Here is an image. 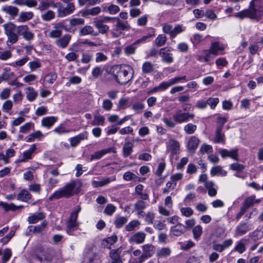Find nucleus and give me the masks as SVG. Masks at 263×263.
Instances as JSON below:
<instances>
[{
  "label": "nucleus",
  "instance_id": "f257e3e1",
  "mask_svg": "<svg viewBox=\"0 0 263 263\" xmlns=\"http://www.w3.org/2000/svg\"><path fill=\"white\" fill-rule=\"evenodd\" d=\"M82 186V183L80 180H72L63 187L55 191L49 196L48 199L52 201L53 199H59L63 197L68 198L74 194L79 193Z\"/></svg>",
  "mask_w": 263,
  "mask_h": 263
},
{
  "label": "nucleus",
  "instance_id": "f03ea898",
  "mask_svg": "<svg viewBox=\"0 0 263 263\" xmlns=\"http://www.w3.org/2000/svg\"><path fill=\"white\" fill-rule=\"evenodd\" d=\"M108 73L114 76L117 83L121 85H125L133 79L134 71L129 66L122 67L121 65H115L110 67Z\"/></svg>",
  "mask_w": 263,
  "mask_h": 263
},
{
  "label": "nucleus",
  "instance_id": "7ed1b4c3",
  "mask_svg": "<svg viewBox=\"0 0 263 263\" xmlns=\"http://www.w3.org/2000/svg\"><path fill=\"white\" fill-rule=\"evenodd\" d=\"M263 15V0H252L249 7L235 14V16L242 19L249 17L259 20Z\"/></svg>",
  "mask_w": 263,
  "mask_h": 263
},
{
  "label": "nucleus",
  "instance_id": "20e7f679",
  "mask_svg": "<svg viewBox=\"0 0 263 263\" xmlns=\"http://www.w3.org/2000/svg\"><path fill=\"white\" fill-rule=\"evenodd\" d=\"M52 258V250L49 249L39 248L31 256L30 263H49Z\"/></svg>",
  "mask_w": 263,
  "mask_h": 263
},
{
  "label": "nucleus",
  "instance_id": "39448f33",
  "mask_svg": "<svg viewBox=\"0 0 263 263\" xmlns=\"http://www.w3.org/2000/svg\"><path fill=\"white\" fill-rule=\"evenodd\" d=\"M3 26L8 39V43H10L11 45L16 43L18 40V26H16L11 22H8L4 24Z\"/></svg>",
  "mask_w": 263,
  "mask_h": 263
},
{
  "label": "nucleus",
  "instance_id": "423d86ee",
  "mask_svg": "<svg viewBox=\"0 0 263 263\" xmlns=\"http://www.w3.org/2000/svg\"><path fill=\"white\" fill-rule=\"evenodd\" d=\"M116 20V24L112 30V36L114 37H118L122 34V31L128 30L130 26L127 21H123L119 17H115Z\"/></svg>",
  "mask_w": 263,
  "mask_h": 263
},
{
  "label": "nucleus",
  "instance_id": "0eeeda50",
  "mask_svg": "<svg viewBox=\"0 0 263 263\" xmlns=\"http://www.w3.org/2000/svg\"><path fill=\"white\" fill-rule=\"evenodd\" d=\"M64 2L67 3L66 6L64 7L59 2L58 6V15L60 17H63L72 14L75 10V6L73 3L71 1H64Z\"/></svg>",
  "mask_w": 263,
  "mask_h": 263
},
{
  "label": "nucleus",
  "instance_id": "6e6552de",
  "mask_svg": "<svg viewBox=\"0 0 263 263\" xmlns=\"http://www.w3.org/2000/svg\"><path fill=\"white\" fill-rule=\"evenodd\" d=\"M194 116L193 114H190L189 112L183 111L181 109H178L173 115V119L176 123L181 124L193 119Z\"/></svg>",
  "mask_w": 263,
  "mask_h": 263
},
{
  "label": "nucleus",
  "instance_id": "1a4fd4ad",
  "mask_svg": "<svg viewBox=\"0 0 263 263\" xmlns=\"http://www.w3.org/2000/svg\"><path fill=\"white\" fill-rule=\"evenodd\" d=\"M76 214L71 215L66 223V232L69 235H75L74 232L77 231L79 224L77 221Z\"/></svg>",
  "mask_w": 263,
  "mask_h": 263
},
{
  "label": "nucleus",
  "instance_id": "9d476101",
  "mask_svg": "<svg viewBox=\"0 0 263 263\" xmlns=\"http://www.w3.org/2000/svg\"><path fill=\"white\" fill-rule=\"evenodd\" d=\"M143 253L140 256L138 263H142L145 259L152 257L155 252V247L151 244L142 246Z\"/></svg>",
  "mask_w": 263,
  "mask_h": 263
},
{
  "label": "nucleus",
  "instance_id": "9b49d317",
  "mask_svg": "<svg viewBox=\"0 0 263 263\" xmlns=\"http://www.w3.org/2000/svg\"><path fill=\"white\" fill-rule=\"evenodd\" d=\"M147 199L140 198L138 200L134 205V210L139 217H144V210L147 208L148 203L145 201Z\"/></svg>",
  "mask_w": 263,
  "mask_h": 263
},
{
  "label": "nucleus",
  "instance_id": "f8f14e48",
  "mask_svg": "<svg viewBox=\"0 0 263 263\" xmlns=\"http://www.w3.org/2000/svg\"><path fill=\"white\" fill-rule=\"evenodd\" d=\"M172 48H162L159 50V55L161 57V60L164 63H172L174 61V58L171 51Z\"/></svg>",
  "mask_w": 263,
  "mask_h": 263
},
{
  "label": "nucleus",
  "instance_id": "ddd939ff",
  "mask_svg": "<svg viewBox=\"0 0 263 263\" xmlns=\"http://www.w3.org/2000/svg\"><path fill=\"white\" fill-rule=\"evenodd\" d=\"M22 35L23 38L27 41L32 40L34 37V34L29 30L27 25H20L18 28V35Z\"/></svg>",
  "mask_w": 263,
  "mask_h": 263
},
{
  "label": "nucleus",
  "instance_id": "4468645a",
  "mask_svg": "<svg viewBox=\"0 0 263 263\" xmlns=\"http://www.w3.org/2000/svg\"><path fill=\"white\" fill-rule=\"evenodd\" d=\"M251 228L249 224L245 222H241L237 225L235 230L234 236L238 237L245 235Z\"/></svg>",
  "mask_w": 263,
  "mask_h": 263
},
{
  "label": "nucleus",
  "instance_id": "2eb2a0df",
  "mask_svg": "<svg viewBox=\"0 0 263 263\" xmlns=\"http://www.w3.org/2000/svg\"><path fill=\"white\" fill-rule=\"evenodd\" d=\"M1 10L5 14L9 15L12 19H14L18 14L19 9L13 6L5 5L2 7Z\"/></svg>",
  "mask_w": 263,
  "mask_h": 263
},
{
  "label": "nucleus",
  "instance_id": "dca6fc26",
  "mask_svg": "<svg viewBox=\"0 0 263 263\" xmlns=\"http://www.w3.org/2000/svg\"><path fill=\"white\" fill-rule=\"evenodd\" d=\"M122 249L119 248L117 249L111 250L109 255L111 259L110 263H123V259L121 256Z\"/></svg>",
  "mask_w": 263,
  "mask_h": 263
},
{
  "label": "nucleus",
  "instance_id": "f3484780",
  "mask_svg": "<svg viewBox=\"0 0 263 263\" xmlns=\"http://www.w3.org/2000/svg\"><path fill=\"white\" fill-rule=\"evenodd\" d=\"M88 135V132L85 131L78 135L71 138L69 139L71 146L74 147L77 146L81 141L87 139Z\"/></svg>",
  "mask_w": 263,
  "mask_h": 263
},
{
  "label": "nucleus",
  "instance_id": "a211bd4d",
  "mask_svg": "<svg viewBox=\"0 0 263 263\" xmlns=\"http://www.w3.org/2000/svg\"><path fill=\"white\" fill-rule=\"evenodd\" d=\"M71 39V36L69 34H66L58 39L55 43L58 47L61 48H65L68 46Z\"/></svg>",
  "mask_w": 263,
  "mask_h": 263
},
{
  "label": "nucleus",
  "instance_id": "6ab92c4d",
  "mask_svg": "<svg viewBox=\"0 0 263 263\" xmlns=\"http://www.w3.org/2000/svg\"><path fill=\"white\" fill-rule=\"evenodd\" d=\"M219 153L223 158L229 157L237 161L238 160V149H234L231 151L226 149H220Z\"/></svg>",
  "mask_w": 263,
  "mask_h": 263
},
{
  "label": "nucleus",
  "instance_id": "aec40b11",
  "mask_svg": "<svg viewBox=\"0 0 263 263\" xmlns=\"http://www.w3.org/2000/svg\"><path fill=\"white\" fill-rule=\"evenodd\" d=\"M118 239V236L116 234L107 237L103 239L101 242V246L102 248L110 249L111 246L117 242Z\"/></svg>",
  "mask_w": 263,
  "mask_h": 263
},
{
  "label": "nucleus",
  "instance_id": "412c9836",
  "mask_svg": "<svg viewBox=\"0 0 263 263\" xmlns=\"http://www.w3.org/2000/svg\"><path fill=\"white\" fill-rule=\"evenodd\" d=\"M146 234L143 232H138L134 233L129 239V241L137 244L143 243L145 239Z\"/></svg>",
  "mask_w": 263,
  "mask_h": 263
},
{
  "label": "nucleus",
  "instance_id": "4be33fe9",
  "mask_svg": "<svg viewBox=\"0 0 263 263\" xmlns=\"http://www.w3.org/2000/svg\"><path fill=\"white\" fill-rule=\"evenodd\" d=\"M170 232L174 236H180L184 234L186 231L185 226L183 224L177 223L176 225L171 228Z\"/></svg>",
  "mask_w": 263,
  "mask_h": 263
},
{
  "label": "nucleus",
  "instance_id": "5701e85b",
  "mask_svg": "<svg viewBox=\"0 0 263 263\" xmlns=\"http://www.w3.org/2000/svg\"><path fill=\"white\" fill-rule=\"evenodd\" d=\"M65 28L63 23H59L55 25L54 30H52L49 34V36L51 38H59L62 34V30Z\"/></svg>",
  "mask_w": 263,
  "mask_h": 263
},
{
  "label": "nucleus",
  "instance_id": "b1692460",
  "mask_svg": "<svg viewBox=\"0 0 263 263\" xmlns=\"http://www.w3.org/2000/svg\"><path fill=\"white\" fill-rule=\"evenodd\" d=\"M17 22L19 23H25L31 20L34 16L33 13L31 11H22L18 12Z\"/></svg>",
  "mask_w": 263,
  "mask_h": 263
},
{
  "label": "nucleus",
  "instance_id": "393cba45",
  "mask_svg": "<svg viewBox=\"0 0 263 263\" xmlns=\"http://www.w3.org/2000/svg\"><path fill=\"white\" fill-rule=\"evenodd\" d=\"M200 140L195 136H192L190 138L187 144V148L190 152L194 153L197 147H198Z\"/></svg>",
  "mask_w": 263,
  "mask_h": 263
},
{
  "label": "nucleus",
  "instance_id": "a878e982",
  "mask_svg": "<svg viewBox=\"0 0 263 263\" xmlns=\"http://www.w3.org/2000/svg\"><path fill=\"white\" fill-rule=\"evenodd\" d=\"M116 180V176H113L110 177H107L101 181L93 180L92 182V185L94 187H101L108 184L111 181Z\"/></svg>",
  "mask_w": 263,
  "mask_h": 263
},
{
  "label": "nucleus",
  "instance_id": "bb28decb",
  "mask_svg": "<svg viewBox=\"0 0 263 263\" xmlns=\"http://www.w3.org/2000/svg\"><path fill=\"white\" fill-rule=\"evenodd\" d=\"M167 148L172 155L177 154L180 148L179 142L174 139H170L168 142Z\"/></svg>",
  "mask_w": 263,
  "mask_h": 263
},
{
  "label": "nucleus",
  "instance_id": "cd10ccee",
  "mask_svg": "<svg viewBox=\"0 0 263 263\" xmlns=\"http://www.w3.org/2000/svg\"><path fill=\"white\" fill-rule=\"evenodd\" d=\"M12 255L11 249H5L4 250L0 249V263H6Z\"/></svg>",
  "mask_w": 263,
  "mask_h": 263
},
{
  "label": "nucleus",
  "instance_id": "c85d7f7f",
  "mask_svg": "<svg viewBox=\"0 0 263 263\" xmlns=\"http://www.w3.org/2000/svg\"><path fill=\"white\" fill-rule=\"evenodd\" d=\"M224 48L219 46L218 42H215L211 43L209 50L214 57H216L218 54H222L221 53H219V51H223Z\"/></svg>",
  "mask_w": 263,
  "mask_h": 263
},
{
  "label": "nucleus",
  "instance_id": "c756f323",
  "mask_svg": "<svg viewBox=\"0 0 263 263\" xmlns=\"http://www.w3.org/2000/svg\"><path fill=\"white\" fill-rule=\"evenodd\" d=\"M59 3H54L53 1H44L41 2L37 9L40 11H43L47 9L50 7L52 8L58 7Z\"/></svg>",
  "mask_w": 263,
  "mask_h": 263
},
{
  "label": "nucleus",
  "instance_id": "7c9ffc66",
  "mask_svg": "<svg viewBox=\"0 0 263 263\" xmlns=\"http://www.w3.org/2000/svg\"><path fill=\"white\" fill-rule=\"evenodd\" d=\"M45 217V215L43 212H39L32 214L28 217V221L29 223H35L40 220L44 219Z\"/></svg>",
  "mask_w": 263,
  "mask_h": 263
},
{
  "label": "nucleus",
  "instance_id": "2f4dec72",
  "mask_svg": "<svg viewBox=\"0 0 263 263\" xmlns=\"http://www.w3.org/2000/svg\"><path fill=\"white\" fill-rule=\"evenodd\" d=\"M0 206L2 207L6 212L9 211H15L24 208L23 205L16 206L13 203H7L3 201L0 202Z\"/></svg>",
  "mask_w": 263,
  "mask_h": 263
},
{
  "label": "nucleus",
  "instance_id": "473e14b6",
  "mask_svg": "<svg viewBox=\"0 0 263 263\" xmlns=\"http://www.w3.org/2000/svg\"><path fill=\"white\" fill-rule=\"evenodd\" d=\"M58 118L50 116L44 118L42 120V126L47 128L51 127L57 121Z\"/></svg>",
  "mask_w": 263,
  "mask_h": 263
},
{
  "label": "nucleus",
  "instance_id": "72a5a7b5",
  "mask_svg": "<svg viewBox=\"0 0 263 263\" xmlns=\"http://www.w3.org/2000/svg\"><path fill=\"white\" fill-rule=\"evenodd\" d=\"M133 144L129 142H126L123 147V155L124 158L128 157L133 151Z\"/></svg>",
  "mask_w": 263,
  "mask_h": 263
},
{
  "label": "nucleus",
  "instance_id": "f704fd0d",
  "mask_svg": "<svg viewBox=\"0 0 263 263\" xmlns=\"http://www.w3.org/2000/svg\"><path fill=\"white\" fill-rule=\"evenodd\" d=\"M222 131V129L216 128L215 131V137L213 141L214 142L216 143H224L225 135Z\"/></svg>",
  "mask_w": 263,
  "mask_h": 263
},
{
  "label": "nucleus",
  "instance_id": "c9c22d12",
  "mask_svg": "<svg viewBox=\"0 0 263 263\" xmlns=\"http://www.w3.org/2000/svg\"><path fill=\"white\" fill-rule=\"evenodd\" d=\"M210 174L212 176L216 175L226 176L227 175V172L222 170L221 166L217 165L212 168L210 171Z\"/></svg>",
  "mask_w": 263,
  "mask_h": 263
},
{
  "label": "nucleus",
  "instance_id": "e433bc0d",
  "mask_svg": "<svg viewBox=\"0 0 263 263\" xmlns=\"http://www.w3.org/2000/svg\"><path fill=\"white\" fill-rule=\"evenodd\" d=\"M215 183L211 181H206L205 186L208 190V194L210 196L213 197L217 194V190L215 188Z\"/></svg>",
  "mask_w": 263,
  "mask_h": 263
},
{
  "label": "nucleus",
  "instance_id": "4c0bfd02",
  "mask_svg": "<svg viewBox=\"0 0 263 263\" xmlns=\"http://www.w3.org/2000/svg\"><path fill=\"white\" fill-rule=\"evenodd\" d=\"M47 222L46 221H43L40 225L34 226H30L28 227V229L30 232L33 233H40L44 228L47 226Z\"/></svg>",
  "mask_w": 263,
  "mask_h": 263
},
{
  "label": "nucleus",
  "instance_id": "58836bf2",
  "mask_svg": "<svg viewBox=\"0 0 263 263\" xmlns=\"http://www.w3.org/2000/svg\"><path fill=\"white\" fill-rule=\"evenodd\" d=\"M26 97L29 101H34L37 96V92L35 91L33 87H28L26 89Z\"/></svg>",
  "mask_w": 263,
  "mask_h": 263
},
{
  "label": "nucleus",
  "instance_id": "ea45409f",
  "mask_svg": "<svg viewBox=\"0 0 263 263\" xmlns=\"http://www.w3.org/2000/svg\"><path fill=\"white\" fill-rule=\"evenodd\" d=\"M95 26L99 30V32L101 33H106L109 29V27L103 24L101 20H97L95 21Z\"/></svg>",
  "mask_w": 263,
  "mask_h": 263
},
{
  "label": "nucleus",
  "instance_id": "a19ab883",
  "mask_svg": "<svg viewBox=\"0 0 263 263\" xmlns=\"http://www.w3.org/2000/svg\"><path fill=\"white\" fill-rule=\"evenodd\" d=\"M111 148L102 149L95 152V153L91 156V160L93 159H99L105 154L110 153Z\"/></svg>",
  "mask_w": 263,
  "mask_h": 263
},
{
  "label": "nucleus",
  "instance_id": "79ce46f5",
  "mask_svg": "<svg viewBox=\"0 0 263 263\" xmlns=\"http://www.w3.org/2000/svg\"><path fill=\"white\" fill-rule=\"evenodd\" d=\"M128 221L127 217L118 216L114 221V224L116 228H121Z\"/></svg>",
  "mask_w": 263,
  "mask_h": 263
},
{
  "label": "nucleus",
  "instance_id": "37998d69",
  "mask_svg": "<svg viewBox=\"0 0 263 263\" xmlns=\"http://www.w3.org/2000/svg\"><path fill=\"white\" fill-rule=\"evenodd\" d=\"M151 31L149 33H148L146 35L143 36L141 38L136 40L135 41V44L139 45L141 43L146 42L148 39L154 37L155 35V29L153 28H151Z\"/></svg>",
  "mask_w": 263,
  "mask_h": 263
},
{
  "label": "nucleus",
  "instance_id": "c03bdc74",
  "mask_svg": "<svg viewBox=\"0 0 263 263\" xmlns=\"http://www.w3.org/2000/svg\"><path fill=\"white\" fill-rule=\"evenodd\" d=\"M32 197L31 195L28 192V191L24 190L20 192L17 195V199L22 201H27L30 200Z\"/></svg>",
  "mask_w": 263,
  "mask_h": 263
},
{
  "label": "nucleus",
  "instance_id": "a18cd8bd",
  "mask_svg": "<svg viewBox=\"0 0 263 263\" xmlns=\"http://www.w3.org/2000/svg\"><path fill=\"white\" fill-rule=\"evenodd\" d=\"M144 186L142 184H139L135 187V194L140 196V198L143 199H148V195L146 193H143L142 191L143 190Z\"/></svg>",
  "mask_w": 263,
  "mask_h": 263
},
{
  "label": "nucleus",
  "instance_id": "49530a36",
  "mask_svg": "<svg viewBox=\"0 0 263 263\" xmlns=\"http://www.w3.org/2000/svg\"><path fill=\"white\" fill-rule=\"evenodd\" d=\"M185 30V27H183L182 25H178L176 26L172 31L170 36L171 39L175 38L178 34L182 32Z\"/></svg>",
  "mask_w": 263,
  "mask_h": 263
},
{
  "label": "nucleus",
  "instance_id": "de8ad7c7",
  "mask_svg": "<svg viewBox=\"0 0 263 263\" xmlns=\"http://www.w3.org/2000/svg\"><path fill=\"white\" fill-rule=\"evenodd\" d=\"M140 222L138 220H133L129 222L125 227L126 231L128 232L133 231L136 228H139Z\"/></svg>",
  "mask_w": 263,
  "mask_h": 263
},
{
  "label": "nucleus",
  "instance_id": "09e8293b",
  "mask_svg": "<svg viewBox=\"0 0 263 263\" xmlns=\"http://www.w3.org/2000/svg\"><path fill=\"white\" fill-rule=\"evenodd\" d=\"M166 40L167 38L165 34H159L155 40V44L158 47L163 46L165 44Z\"/></svg>",
  "mask_w": 263,
  "mask_h": 263
},
{
  "label": "nucleus",
  "instance_id": "8fccbe9b",
  "mask_svg": "<svg viewBox=\"0 0 263 263\" xmlns=\"http://www.w3.org/2000/svg\"><path fill=\"white\" fill-rule=\"evenodd\" d=\"M105 121V118L104 116L99 115H95L94 116V120L91 122V125H103L104 124Z\"/></svg>",
  "mask_w": 263,
  "mask_h": 263
},
{
  "label": "nucleus",
  "instance_id": "3c124183",
  "mask_svg": "<svg viewBox=\"0 0 263 263\" xmlns=\"http://www.w3.org/2000/svg\"><path fill=\"white\" fill-rule=\"evenodd\" d=\"M194 238L198 240L202 234V228L200 225L195 226L192 230Z\"/></svg>",
  "mask_w": 263,
  "mask_h": 263
},
{
  "label": "nucleus",
  "instance_id": "603ef678",
  "mask_svg": "<svg viewBox=\"0 0 263 263\" xmlns=\"http://www.w3.org/2000/svg\"><path fill=\"white\" fill-rule=\"evenodd\" d=\"M101 11V8L99 6L92 8L86 10L84 12V15H96L100 13Z\"/></svg>",
  "mask_w": 263,
  "mask_h": 263
},
{
  "label": "nucleus",
  "instance_id": "864d4df0",
  "mask_svg": "<svg viewBox=\"0 0 263 263\" xmlns=\"http://www.w3.org/2000/svg\"><path fill=\"white\" fill-rule=\"evenodd\" d=\"M142 69L144 73H151L154 70V65L150 62H145L143 63Z\"/></svg>",
  "mask_w": 263,
  "mask_h": 263
},
{
  "label": "nucleus",
  "instance_id": "5fc2aeb1",
  "mask_svg": "<svg viewBox=\"0 0 263 263\" xmlns=\"http://www.w3.org/2000/svg\"><path fill=\"white\" fill-rule=\"evenodd\" d=\"M171 252V250L169 248H162L158 250L157 256L161 258L166 257L170 255Z\"/></svg>",
  "mask_w": 263,
  "mask_h": 263
},
{
  "label": "nucleus",
  "instance_id": "6e6d98bb",
  "mask_svg": "<svg viewBox=\"0 0 263 263\" xmlns=\"http://www.w3.org/2000/svg\"><path fill=\"white\" fill-rule=\"evenodd\" d=\"M41 17L45 21H50L55 17V13L52 10H48L42 14Z\"/></svg>",
  "mask_w": 263,
  "mask_h": 263
},
{
  "label": "nucleus",
  "instance_id": "4d7b16f0",
  "mask_svg": "<svg viewBox=\"0 0 263 263\" xmlns=\"http://www.w3.org/2000/svg\"><path fill=\"white\" fill-rule=\"evenodd\" d=\"M84 24V20L82 18H74L71 19L69 22L71 28L82 25Z\"/></svg>",
  "mask_w": 263,
  "mask_h": 263
},
{
  "label": "nucleus",
  "instance_id": "13d9d810",
  "mask_svg": "<svg viewBox=\"0 0 263 263\" xmlns=\"http://www.w3.org/2000/svg\"><path fill=\"white\" fill-rule=\"evenodd\" d=\"M213 152V147L211 145L206 143L202 144L199 151L200 154H204L205 153H212Z\"/></svg>",
  "mask_w": 263,
  "mask_h": 263
},
{
  "label": "nucleus",
  "instance_id": "bf43d9fd",
  "mask_svg": "<svg viewBox=\"0 0 263 263\" xmlns=\"http://www.w3.org/2000/svg\"><path fill=\"white\" fill-rule=\"evenodd\" d=\"M197 129V126L192 123H189L184 127V130L188 135L193 134Z\"/></svg>",
  "mask_w": 263,
  "mask_h": 263
},
{
  "label": "nucleus",
  "instance_id": "052dcab7",
  "mask_svg": "<svg viewBox=\"0 0 263 263\" xmlns=\"http://www.w3.org/2000/svg\"><path fill=\"white\" fill-rule=\"evenodd\" d=\"M57 78V74L55 72H50L45 77V80L50 83L53 84Z\"/></svg>",
  "mask_w": 263,
  "mask_h": 263
},
{
  "label": "nucleus",
  "instance_id": "680f3d73",
  "mask_svg": "<svg viewBox=\"0 0 263 263\" xmlns=\"http://www.w3.org/2000/svg\"><path fill=\"white\" fill-rule=\"evenodd\" d=\"M137 44H135V42L132 44L127 46L124 48V52L126 55H130L134 54L137 48Z\"/></svg>",
  "mask_w": 263,
  "mask_h": 263
},
{
  "label": "nucleus",
  "instance_id": "e2e57ef3",
  "mask_svg": "<svg viewBox=\"0 0 263 263\" xmlns=\"http://www.w3.org/2000/svg\"><path fill=\"white\" fill-rule=\"evenodd\" d=\"M254 196L249 197L245 200L242 206L247 210L250 207L253 205L254 204Z\"/></svg>",
  "mask_w": 263,
  "mask_h": 263
},
{
  "label": "nucleus",
  "instance_id": "0e129e2a",
  "mask_svg": "<svg viewBox=\"0 0 263 263\" xmlns=\"http://www.w3.org/2000/svg\"><path fill=\"white\" fill-rule=\"evenodd\" d=\"M228 121L227 117H221L219 116L217 119V127L218 129H223V127L226 122Z\"/></svg>",
  "mask_w": 263,
  "mask_h": 263
},
{
  "label": "nucleus",
  "instance_id": "69168bd1",
  "mask_svg": "<svg viewBox=\"0 0 263 263\" xmlns=\"http://www.w3.org/2000/svg\"><path fill=\"white\" fill-rule=\"evenodd\" d=\"M116 207L112 204H108L104 209V213L107 215L111 216L116 211Z\"/></svg>",
  "mask_w": 263,
  "mask_h": 263
},
{
  "label": "nucleus",
  "instance_id": "338daca9",
  "mask_svg": "<svg viewBox=\"0 0 263 263\" xmlns=\"http://www.w3.org/2000/svg\"><path fill=\"white\" fill-rule=\"evenodd\" d=\"M12 102L11 100H7L3 104L2 110L4 112L9 113L12 109Z\"/></svg>",
  "mask_w": 263,
  "mask_h": 263
},
{
  "label": "nucleus",
  "instance_id": "774afa93",
  "mask_svg": "<svg viewBox=\"0 0 263 263\" xmlns=\"http://www.w3.org/2000/svg\"><path fill=\"white\" fill-rule=\"evenodd\" d=\"M93 32V29L90 26H85L80 31L81 35H85L87 34H92Z\"/></svg>",
  "mask_w": 263,
  "mask_h": 263
}]
</instances>
